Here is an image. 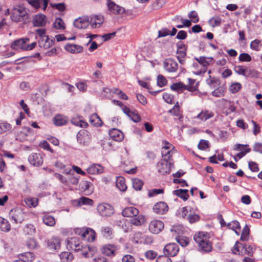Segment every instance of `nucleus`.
Returning a JSON list of instances; mask_svg holds the SVG:
<instances>
[{"instance_id": "nucleus-63", "label": "nucleus", "mask_w": 262, "mask_h": 262, "mask_svg": "<svg viewBox=\"0 0 262 262\" xmlns=\"http://www.w3.org/2000/svg\"><path fill=\"white\" fill-rule=\"evenodd\" d=\"M187 219L190 223H194L200 220V216L195 214H189L187 217Z\"/></svg>"}, {"instance_id": "nucleus-32", "label": "nucleus", "mask_w": 262, "mask_h": 262, "mask_svg": "<svg viewBox=\"0 0 262 262\" xmlns=\"http://www.w3.org/2000/svg\"><path fill=\"white\" fill-rule=\"evenodd\" d=\"M130 220V223L135 226H140L144 223L145 222V216L142 214L137 215L136 216H134Z\"/></svg>"}, {"instance_id": "nucleus-64", "label": "nucleus", "mask_w": 262, "mask_h": 262, "mask_svg": "<svg viewBox=\"0 0 262 262\" xmlns=\"http://www.w3.org/2000/svg\"><path fill=\"white\" fill-rule=\"evenodd\" d=\"M157 262H172L171 259L167 255H160L156 260Z\"/></svg>"}, {"instance_id": "nucleus-46", "label": "nucleus", "mask_w": 262, "mask_h": 262, "mask_svg": "<svg viewBox=\"0 0 262 262\" xmlns=\"http://www.w3.org/2000/svg\"><path fill=\"white\" fill-rule=\"evenodd\" d=\"M42 221L45 224L49 226H54L55 224V219L51 215H45L43 217Z\"/></svg>"}, {"instance_id": "nucleus-15", "label": "nucleus", "mask_w": 262, "mask_h": 262, "mask_svg": "<svg viewBox=\"0 0 262 262\" xmlns=\"http://www.w3.org/2000/svg\"><path fill=\"white\" fill-rule=\"evenodd\" d=\"M28 161L34 166H39L43 163V157L40 154L33 153L29 156Z\"/></svg>"}, {"instance_id": "nucleus-43", "label": "nucleus", "mask_w": 262, "mask_h": 262, "mask_svg": "<svg viewBox=\"0 0 262 262\" xmlns=\"http://www.w3.org/2000/svg\"><path fill=\"white\" fill-rule=\"evenodd\" d=\"M61 260L63 262H69L73 260V255L69 252H62L59 255Z\"/></svg>"}, {"instance_id": "nucleus-28", "label": "nucleus", "mask_w": 262, "mask_h": 262, "mask_svg": "<svg viewBox=\"0 0 262 262\" xmlns=\"http://www.w3.org/2000/svg\"><path fill=\"white\" fill-rule=\"evenodd\" d=\"M28 3L35 8H39L43 6V9H46L48 0H27Z\"/></svg>"}, {"instance_id": "nucleus-59", "label": "nucleus", "mask_w": 262, "mask_h": 262, "mask_svg": "<svg viewBox=\"0 0 262 262\" xmlns=\"http://www.w3.org/2000/svg\"><path fill=\"white\" fill-rule=\"evenodd\" d=\"M54 26L55 28L58 29L63 30L64 29V22L61 19L59 18L56 19L54 23Z\"/></svg>"}, {"instance_id": "nucleus-9", "label": "nucleus", "mask_w": 262, "mask_h": 262, "mask_svg": "<svg viewBox=\"0 0 262 262\" xmlns=\"http://www.w3.org/2000/svg\"><path fill=\"white\" fill-rule=\"evenodd\" d=\"M158 171L162 174L169 173L173 164L169 161L161 160L157 165Z\"/></svg>"}, {"instance_id": "nucleus-16", "label": "nucleus", "mask_w": 262, "mask_h": 262, "mask_svg": "<svg viewBox=\"0 0 262 262\" xmlns=\"http://www.w3.org/2000/svg\"><path fill=\"white\" fill-rule=\"evenodd\" d=\"M29 41L28 38H20L15 40L11 45V47L14 50H22L26 51V43Z\"/></svg>"}, {"instance_id": "nucleus-48", "label": "nucleus", "mask_w": 262, "mask_h": 262, "mask_svg": "<svg viewBox=\"0 0 262 262\" xmlns=\"http://www.w3.org/2000/svg\"><path fill=\"white\" fill-rule=\"evenodd\" d=\"M132 184L134 189L136 190H141L143 185V182L138 178L133 179Z\"/></svg>"}, {"instance_id": "nucleus-47", "label": "nucleus", "mask_w": 262, "mask_h": 262, "mask_svg": "<svg viewBox=\"0 0 262 262\" xmlns=\"http://www.w3.org/2000/svg\"><path fill=\"white\" fill-rule=\"evenodd\" d=\"M227 227L230 229L234 230L237 235L239 234V232L236 230L237 229H240V224L237 221H233L232 222L229 223L227 225Z\"/></svg>"}, {"instance_id": "nucleus-27", "label": "nucleus", "mask_w": 262, "mask_h": 262, "mask_svg": "<svg viewBox=\"0 0 262 262\" xmlns=\"http://www.w3.org/2000/svg\"><path fill=\"white\" fill-rule=\"evenodd\" d=\"M68 122V118L62 115H56L53 119V123L56 126H62Z\"/></svg>"}, {"instance_id": "nucleus-33", "label": "nucleus", "mask_w": 262, "mask_h": 262, "mask_svg": "<svg viewBox=\"0 0 262 262\" xmlns=\"http://www.w3.org/2000/svg\"><path fill=\"white\" fill-rule=\"evenodd\" d=\"M80 189L84 192L85 194H88L91 193L92 191L90 189L92 187V183L88 181H83L80 184Z\"/></svg>"}, {"instance_id": "nucleus-39", "label": "nucleus", "mask_w": 262, "mask_h": 262, "mask_svg": "<svg viewBox=\"0 0 262 262\" xmlns=\"http://www.w3.org/2000/svg\"><path fill=\"white\" fill-rule=\"evenodd\" d=\"M90 121L92 125L96 126H100L102 124V120L96 113L93 114L90 116Z\"/></svg>"}, {"instance_id": "nucleus-4", "label": "nucleus", "mask_w": 262, "mask_h": 262, "mask_svg": "<svg viewBox=\"0 0 262 262\" xmlns=\"http://www.w3.org/2000/svg\"><path fill=\"white\" fill-rule=\"evenodd\" d=\"M232 252L234 254L238 255L247 254L249 256L253 255V248L250 245H243L236 242L234 246Z\"/></svg>"}, {"instance_id": "nucleus-20", "label": "nucleus", "mask_w": 262, "mask_h": 262, "mask_svg": "<svg viewBox=\"0 0 262 262\" xmlns=\"http://www.w3.org/2000/svg\"><path fill=\"white\" fill-rule=\"evenodd\" d=\"M47 23V17L43 14H38L35 15L32 20V23L35 27L45 26Z\"/></svg>"}, {"instance_id": "nucleus-50", "label": "nucleus", "mask_w": 262, "mask_h": 262, "mask_svg": "<svg viewBox=\"0 0 262 262\" xmlns=\"http://www.w3.org/2000/svg\"><path fill=\"white\" fill-rule=\"evenodd\" d=\"M225 90L224 87L219 86L212 92V94L216 97H222L224 95Z\"/></svg>"}, {"instance_id": "nucleus-19", "label": "nucleus", "mask_w": 262, "mask_h": 262, "mask_svg": "<svg viewBox=\"0 0 262 262\" xmlns=\"http://www.w3.org/2000/svg\"><path fill=\"white\" fill-rule=\"evenodd\" d=\"M64 48L67 52L72 54L80 53L83 50L82 46L73 43H68L66 45Z\"/></svg>"}, {"instance_id": "nucleus-54", "label": "nucleus", "mask_w": 262, "mask_h": 262, "mask_svg": "<svg viewBox=\"0 0 262 262\" xmlns=\"http://www.w3.org/2000/svg\"><path fill=\"white\" fill-rule=\"evenodd\" d=\"M251 59L250 55L246 53H241L238 56V60L241 62H250Z\"/></svg>"}, {"instance_id": "nucleus-29", "label": "nucleus", "mask_w": 262, "mask_h": 262, "mask_svg": "<svg viewBox=\"0 0 262 262\" xmlns=\"http://www.w3.org/2000/svg\"><path fill=\"white\" fill-rule=\"evenodd\" d=\"M170 88L172 90L178 91V92H180V91L182 92L183 90H187L189 91H193V89L192 87L188 85H185L183 84V83L181 82L173 83L170 86Z\"/></svg>"}, {"instance_id": "nucleus-35", "label": "nucleus", "mask_w": 262, "mask_h": 262, "mask_svg": "<svg viewBox=\"0 0 262 262\" xmlns=\"http://www.w3.org/2000/svg\"><path fill=\"white\" fill-rule=\"evenodd\" d=\"M90 23L93 28L99 27L103 23V18L97 15L91 17Z\"/></svg>"}, {"instance_id": "nucleus-6", "label": "nucleus", "mask_w": 262, "mask_h": 262, "mask_svg": "<svg viewBox=\"0 0 262 262\" xmlns=\"http://www.w3.org/2000/svg\"><path fill=\"white\" fill-rule=\"evenodd\" d=\"M9 216L14 223L17 224L23 222L26 217V214L20 208H15L11 210Z\"/></svg>"}, {"instance_id": "nucleus-3", "label": "nucleus", "mask_w": 262, "mask_h": 262, "mask_svg": "<svg viewBox=\"0 0 262 262\" xmlns=\"http://www.w3.org/2000/svg\"><path fill=\"white\" fill-rule=\"evenodd\" d=\"M28 18V13L26 9L21 6L17 5L11 11V18L13 21L19 22L23 21Z\"/></svg>"}, {"instance_id": "nucleus-34", "label": "nucleus", "mask_w": 262, "mask_h": 262, "mask_svg": "<svg viewBox=\"0 0 262 262\" xmlns=\"http://www.w3.org/2000/svg\"><path fill=\"white\" fill-rule=\"evenodd\" d=\"M180 107L179 105L178 102L174 104L173 107L168 111V113L171 114L173 116H179V119L180 121H181L183 116L182 115L180 114Z\"/></svg>"}, {"instance_id": "nucleus-25", "label": "nucleus", "mask_w": 262, "mask_h": 262, "mask_svg": "<svg viewBox=\"0 0 262 262\" xmlns=\"http://www.w3.org/2000/svg\"><path fill=\"white\" fill-rule=\"evenodd\" d=\"M31 130L29 127H23L22 130L18 132L16 135V140L20 142H24L27 140L28 133Z\"/></svg>"}, {"instance_id": "nucleus-49", "label": "nucleus", "mask_w": 262, "mask_h": 262, "mask_svg": "<svg viewBox=\"0 0 262 262\" xmlns=\"http://www.w3.org/2000/svg\"><path fill=\"white\" fill-rule=\"evenodd\" d=\"M24 231L27 234L32 235L35 233V228L32 224H27L24 228Z\"/></svg>"}, {"instance_id": "nucleus-13", "label": "nucleus", "mask_w": 262, "mask_h": 262, "mask_svg": "<svg viewBox=\"0 0 262 262\" xmlns=\"http://www.w3.org/2000/svg\"><path fill=\"white\" fill-rule=\"evenodd\" d=\"M107 5L108 10L113 14H122L125 12V9L117 4L111 0H107Z\"/></svg>"}, {"instance_id": "nucleus-51", "label": "nucleus", "mask_w": 262, "mask_h": 262, "mask_svg": "<svg viewBox=\"0 0 262 262\" xmlns=\"http://www.w3.org/2000/svg\"><path fill=\"white\" fill-rule=\"evenodd\" d=\"M247 68L242 66H236L234 67L235 72L238 74L246 76Z\"/></svg>"}, {"instance_id": "nucleus-2", "label": "nucleus", "mask_w": 262, "mask_h": 262, "mask_svg": "<svg viewBox=\"0 0 262 262\" xmlns=\"http://www.w3.org/2000/svg\"><path fill=\"white\" fill-rule=\"evenodd\" d=\"M68 246L75 251H81V254L85 257L90 256V252L92 248L85 245L83 246L80 243L77 237H73L68 241Z\"/></svg>"}, {"instance_id": "nucleus-8", "label": "nucleus", "mask_w": 262, "mask_h": 262, "mask_svg": "<svg viewBox=\"0 0 262 262\" xmlns=\"http://www.w3.org/2000/svg\"><path fill=\"white\" fill-rule=\"evenodd\" d=\"M97 209L99 214L101 216H110L114 212L113 207L107 203H101L99 204Z\"/></svg>"}, {"instance_id": "nucleus-24", "label": "nucleus", "mask_w": 262, "mask_h": 262, "mask_svg": "<svg viewBox=\"0 0 262 262\" xmlns=\"http://www.w3.org/2000/svg\"><path fill=\"white\" fill-rule=\"evenodd\" d=\"M214 113L209 110H202L196 116V118L203 121H206L209 119L212 118L214 117Z\"/></svg>"}, {"instance_id": "nucleus-40", "label": "nucleus", "mask_w": 262, "mask_h": 262, "mask_svg": "<svg viewBox=\"0 0 262 262\" xmlns=\"http://www.w3.org/2000/svg\"><path fill=\"white\" fill-rule=\"evenodd\" d=\"M0 229L5 232H8L11 229L10 224L8 220L1 216H0Z\"/></svg>"}, {"instance_id": "nucleus-37", "label": "nucleus", "mask_w": 262, "mask_h": 262, "mask_svg": "<svg viewBox=\"0 0 262 262\" xmlns=\"http://www.w3.org/2000/svg\"><path fill=\"white\" fill-rule=\"evenodd\" d=\"M177 58L179 61V62L181 64H184L185 63V57L186 55V48H180L177 49Z\"/></svg>"}, {"instance_id": "nucleus-41", "label": "nucleus", "mask_w": 262, "mask_h": 262, "mask_svg": "<svg viewBox=\"0 0 262 262\" xmlns=\"http://www.w3.org/2000/svg\"><path fill=\"white\" fill-rule=\"evenodd\" d=\"M71 170L70 169L64 171L67 174H70L68 181L73 185H77L78 183L80 177L78 175H75L74 173L71 174Z\"/></svg>"}, {"instance_id": "nucleus-45", "label": "nucleus", "mask_w": 262, "mask_h": 262, "mask_svg": "<svg viewBox=\"0 0 262 262\" xmlns=\"http://www.w3.org/2000/svg\"><path fill=\"white\" fill-rule=\"evenodd\" d=\"M26 204L30 208L35 207L38 205V199L35 198H27L24 200Z\"/></svg>"}, {"instance_id": "nucleus-30", "label": "nucleus", "mask_w": 262, "mask_h": 262, "mask_svg": "<svg viewBox=\"0 0 262 262\" xmlns=\"http://www.w3.org/2000/svg\"><path fill=\"white\" fill-rule=\"evenodd\" d=\"M116 250V247L112 245H105L101 249L102 253L108 256H114Z\"/></svg>"}, {"instance_id": "nucleus-60", "label": "nucleus", "mask_w": 262, "mask_h": 262, "mask_svg": "<svg viewBox=\"0 0 262 262\" xmlns=\"http://www.w3.org/2000/svg\"><path fill=\"white\" fill-rule=\"evenodd\" d=\"M188 17L190 18V20L193 23H196L199 20L198 14L195 11H191L188 14Z\"/></svg>"}, {"instance_id": "nucleus-57", "label": "nucleus", "mask_w": 262, "mask_h": 262, "mask_svg": "<svg viewBox=\"0 0 262 262\" xmlns=\"http://www.w3.org/2000/svg\"><path fill=\"white\" fill-rule=\"evenodd\" d=\"M162 156L163 158L162 160H166L167 161H170V158L172 156V151L171 150H162Z\"/></svg>"}, {"instance_id": "nucleus-14", "label": "nucleus", "mask_w": 262, "mask_h": 262, "mask_svg": "<svg viewBox=\"0 0 262 262\" xmlns=\"http://www.w3.org/2000/svg\"><path fill=\"white\" fill-rule=\"evenodd\" d=\"M90 24V19L88 16L80 17L74 21V26L80 29L86 28Z\"/></svg>"}, {"instance_id": "nucleus-22", "label": "nucleus", "mask_w": 262, "mask_h": 262, "mask_svg": "<svg viewBox=\"0 0 262 262\" xmlns=\"http://www.w3.org/2000/svg\"><path fill=\"white\" fill-rule=\"evenodd\" d=\"M111 138L116 141H121L124 138V135L122 132L116 128H113L109 131Z\"/></svg>"}, {"instance_id": "nucleus-12", "label": "nucleus", "mask_w": 262, "mask_h": 262, "mask_svg": "<svg viewBox=\"0 0 262 262\" xmlns=\"http://www.w3.org/2000/svg\"><path fill=\"white\" fill-rule=\"evenodd\" d=\"M163 67L168 72H176L178 69V64L174 60L167 58L163 62Z\"/></svg>"}, {"instance_id": "nucleus-23", "label": "nucleus", "mask_w": 262, "mask_h": 262, "mask_svg": "<svg viewBox=\"0 0 262 262\" xmlns=\"http://www.w3.org/2000/svg\"><path fill=\"white\" fill-rule=\"evenodd\" d=\"M122 214L123 216L133 217L138 215L139 210L134 207H126L123 210Z\"/></svg>"}, {"instance_id": "nucleus-55", "label": "nucleus", "mask_w": 262, "mask_h": 262, "mask_svg": "<svg viewBox=\"0 0 262 262\" xmlns=\"http://www.w3.org/2000/svg\"><path fill=\"white\" fill-rule=\"evenodd\" d=\"M11 125L7 122L0 123V134L6 132L11 129Z\"/></svg>"}, {"instance_id": "nucleus-26", "label": "nucleus", "mask_w": 262, "mask_h": 262, "mask_svg": "<svg viewBox=\"0 0 262 262\" xmlns=\"http://www.w3.org/2000/svg\"><path fill=\"white\" fill-rule=\"evenodd\" d=\"M61 240L59 237H52L48 242V246L50 249L57 250L60 247Z\"/></svg>"}, {"instance_id": "nucleus-7", "label": "nucleus", "mask_w": 262, "mask_h": 262, "mask_svg": "<svg viewBox=\"0 0 262 262\" xmlns=\"http://www.w3.org/2000/svg\"><path fill=\"white\" fill-rule=\"evenodd\" d=\"M195 59L198 62L199 65H197V67H201V69L195 72L194 73L196 75H200L206 72L207 67L209 64L210 61L213 60V58H206L204 56H200L198 58H195Z\"/></svg>"}, {"instance_id": "nucleus-1", "label": "nucleus", "mask_w": 262, "mask_h": 262, "mask_svg": "<svg viewBox=\"0 0 262 262\" xmlns=\"http://www.w3.org/2000/svg\"><path fill=\"white\" fill-rule=\"evenodd\" d=\"M193 239L198 245L200 251L203 252H209L212 250V245L206 233L200 232L194 235Z\"/></svg>"}, {"instance_id": "nucleus-53", "label": "nucleus", "mask_w": 262, "mask_h": 262, "mask_svg": "<svg viewBox=\"0 0 262 262\" xmlns=\"http://www.w3.org/2000/svg\"><path fill=\"white\" fill-rule=\"evenodd\" d=\"M222 20L219 17H213L209 21V24L213 27L219 26L221 24Z\"/></svg>"}, {"instance_id": "nucleus-56", "label": "nucleus", "mask_w": 262, "mask_h": 262, "mask_svg": "<svg viewBox=\"0 0 262 262\" xmlns=\"http://www.w3.org/2000/svg\"><path fill=\"white\" fill-rule=\"evenodd\" d=\"M27 246L28 248L33 249L38 246V243L34 238H29L26 243Z\"/></svg>"}, {"instance_id": "nucleus-17", "label": "nucleus", "mask_w": 262, "mask_h": 262, "mask_svg": "<svg viewBox=\"0 0 262 262\" xmlns=\"http://www.w3.org/2000/svg\"><path fill=\"white\" fill-rule=\"evenodd\" d=\"M168 210V205L163 202H158L153 207L154 212L157 214H164Z\"/></svg>"}, {"instance_id": "nucleus-36", "label": "nucleus", "mask_w": 262, "mask_h": 262, "mask_svg": "<svg viewBox=\"0 0 262 262\" xmlns=\"http://www.w3.org/2000/svg\"><path fill=\"white\" fill-rule=\"evenodd\" d=\"M116 187L121 191H125L127 189L125 179L122 177H118L116 179Z\"/></svg>"}, {"instance_id": "nucleus-62", "label": "nucleus", "mask_w": 262, "mask_h": 262, "mask_svg": "<svg viewBox=\"0 0 262 262\" xmlns=\"http://www.w3.org/2000/svg\"><path fill=\"white\" fill-rule=\"evenodd\" d=\"M157 83L159 86L162 87L166 84L167 80L163 76L159 75L157 77Z\"/></svg>"}, {"instance_id": "nucleus-61", "label": "nucleus", "mask_w": 262, "mask_h": 262, "mask_svg": "<svg viewBox=\"0 0 262 262\" xmlns=\"http://www.w3.org/2000/svg\"><path fill=\"white\" fill-rule=\"evenodd\" d=\"M50 5L53 8L56 9L59 11H63L66 9V5L63 3H51Z\"/></svg>"}, {"instance_id": "nucleus-5", "label": "nucleus", "mask_w": 262, "mask_h": 262, "mask_svg": "<svg viewBox=\"0 0 262 262\" xmlns=\"http://www.w3.org/2000/svg\"><path fill=\"white\" fill-rule=\"evenodd\" d=\"M78 235H81L82 238L88 242H93L95 239L96 233L91 228H87L82 229H78L76 231Z\"/></svg>"}, {"instance_id": "nucleus-44", "label": "nucleus", "mask_w": 262, "mask_h": 262, "mask_svg": "<svg viewBox=\"0 0 262 262\" xmlns=\"http://www.w3.org/2000/svg\"><path fill=\"white\" fill-rule=\"evenodd\" d=\"M101 232L103 236L105 238H112V235L113 234V230L111 227L107 226L102 227L101 228Z\"/></svg>"}, {"instance_id": "nucleus-11", "label": "nucleus", "mask_w": 262, "mask_h": 262, "mask_svg": "<svg viewBox=\"0 0 262 262\" xmlns=\"http://www.w3.org/2000/svg\"><path fill=\"white\" fill-rule=\"evenodd\" d=\"M179 251V247L176 243H169L165 245L163 249L165 255L170 256H176Z\"/></svg>"}, {"instance_id": "nucleus-42", "label": "nucleus", "mask_w": 262, "mask_h": 262, "mask_svg": "<svg viewBox=\"0 0 262 262\" xmlns=\"http://www.w3.org/2000/svg\"><path fill=\"white\" fill-rule=\"evenodd\" d=\"M188 191V190L187 189H178L174 190L173 193L174 194L179 196L184 201H186L189 197Z\"/></svg>"}, {"instance_id": "nucleus-38", "label": "nucleus", "mask_w": 262, "mask_h": 262, "mask_svg": "<svg viewBox=\"0 0 262 262\" xmlns=\"http://www.w3.org/2000/svg\"><path fill=\"white\" fill-rule=\"evenodd\" d=\"M145 235L141 232H137L134 234L133 242L136 244H144L145 243Z\"/></svg>"}, {"instance_id": "nucleus-58", "label": "nucleus", "mask_w": 262, "mask_h": 262, "mask_svg": "<svg viewBox=\"0 0 262 262\" xmlns=\"http://www.w3.org/2000/svg\"><path fill=\"white\" fill-rule=\"evenodd\" d=\"M241 89V84L239 82H235L232 84L229 88L232 93H237Z\"/></svg>"}, {"instance_id": "nucleus-52", "label": "nucleus", "mask_w": 262, "mask_h": 262, "mask_svg": "<svg viewBox=\"0 0 262 262\" xmlns=\"http://www.w3.org/2000/svg\"><path fill=\"white\" fill-rule=\"evenodd\" d=\"M261 47L260 41L258 39H255L251 41L250 43V48L251 49L258 51Z\"/></svg>"}, {"instance_id": "nucleus-10", "label": "nucleus", "mask_w": 262, "mask_h": 262, "mask_svg": "<svg viewBox=\"0 0 262 262\" xmlns=\"http://www.w3.org/2000/svg\"><path fill=\"white\" fill-rule=\"evenodd\" d=\"M164 223L160 220H153L149 224L148 228L150 232L154 234H158L164 228Z\"/></svg>"}, {"instance_id": "nucleus-21", "label": "nucleus", "mask_w": 262, "mask_h": 262, "mask_svg": "<svg viewBox=\"0 0 262 262\" xmlns=\"http://www.w3.org/2000/svg\"><path fill=\"white\" fill-rule=\"evenodd\" d=\"M54 39L50 38L49 36H44L42 39H40L39 41V46L43 47L45 49L50 48L54 43Z\"/></svg>"}, {"instance_id": "nucleus-18", "label": "nucleus", "mask_w": 262, "mask_h": 262, "mask_svg": "<svg viewBox=\"0 0 262 262\" xmlns=\"http://www.w3.org/2000/svg\"><path fill=\"white\" fill-rule=\"evenodd\" d=\"M78 142L82 145H86L90 142V138L86 131L79 132L77 134Z\"/></svg>"}, {"instance_id": "nucleus-31", "label": "nucleus", "mask_w": 262, "mask_h": 262, "mask_svg": "<svg viewBox=\"0 0 262 262\" xmlns=\"http://www.w3.org/2000/svg\"><path fill=\"white\" fill-rule=\"evenodd\" d=\"M103 168L99 164H94L87 168V171L91 174L102 173Z\"/></svg>"}]
</instances>
